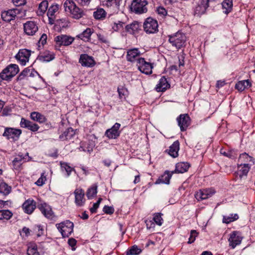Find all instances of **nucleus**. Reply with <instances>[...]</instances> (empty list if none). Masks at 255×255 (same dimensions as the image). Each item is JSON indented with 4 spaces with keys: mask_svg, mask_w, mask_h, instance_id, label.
Wrapping results in <instances>:
<instances>
[{
    "mask_svg": "<svg viewBox=\"0 0 255 255\" xmlns=\"http://www.w3.org/2000/svg\"><path fill=\"white\" fill-rule=\"evenodd\" d=\"M48 6V2L47 0H43L41 2H40V3L39 4L38 9L37 10L38 15H43L47 9Z\"/></svg>",
    "mask_w": 255,
    "mask_h": 255,
    "instance_id": "nucleus-39",
    "label": "nucleus"
},
{
    "mask_svg": "<svg viewBox=\"0 0 255 255\" xmlns=\"http://www.w3.org/2000/svg\"><path fill=\"white\" fill-rule=\"evenodd\" d=\"M59 8V5L57 4H52L48 8L47 15L49 24H54L55 18V13L58 10Z\"/></svg>",
    "mask_w": 255,
    "mask_h": 255,
    "instance_id": "nucleus-23",
    "label": "nucleus"
},
{
    "mask_svg": "<svg viewBox=\"0 0 255 255\" xmlns=\"http://www.w3.org/2000/svg\"><path fill=\"white\" fill-rule=\"evenodd\" d=\"M28 155V152L25 155H23L22 153L16 155L12 162L13 169L17 171H21L23 169L22 164L25 162V157Z\"/></svg>",
    "mask_w": 255,
    "mask_h": 255,
    "instance_id": "nucleus-10",
    "label": "nucleus"
},
{
    "mask_svg": "<svg viewBox=\"0 0 255 255\" xmlns=\"http://www.w3.org/2000/svg\"><path fill=\"white\" fill-rule=\"evenodd\" d=\"M13 3L17 6L24 5L26 3L25 0H12Z\"/></svg>",
    "mask_w": 255,
    "mask_h": 255,
    "instance_id": "nucleus-59",
    "label": "nucleus"
},
{
    "mask_svg": "<svg viewBox=\"0 0 255 255\" xmlns=\"http://www.w3.org/2000/svg\"><path fill=\"white\" fill-rule=\"evenodd\" d=\"M22 207L25 213L31 214L35 209L36 204L33 200L28 199L23 203Z\"/></svg>",
    "mask_w": 255,
    "mask_h": 255,
    "instance_id": "nucleus-22",
    "label": "nucleus"
},
{
    "mask_svg": "<svg viewBox=\"0 0 255 255\" xmlns=\"http://www.w3.org/2000/svg\"><path fill=\"white\" fill-rule=\"evenodd\" d=\"M31 55V51L26 49H20L18 53L15 55L16 59L19 61L22 65H25L29 61Z\"/></svg>",
    "mask_w": 255,
    "mask_h": 255,
    "instance_id": "nucleus-11",
    "label": "nucleus"
},
{
    "mask_svg": "<svg viewBox=\"0 0 255 255\" xmlns=\"http://www.w3.org/2000/svg\"><path fill=\"white\" fill-rule=\"evenodd\" d=\"M11 112V109L7 107H5L3 109L2 111V115L3 116H6L9 115L10 112Z\"/></svg>",
    "mask_w": 255,
    "mask_h": 255,
    "instance_id": "nucleus-62",
    "label": "nucleus"
},
{
    "mask_svg": "<svg viewBox=\"0 0 255 255\" xmlns=\"http://www.w3.org/2000/svg\"><path fill=\"white\" fill-rule=\"evenodd\" d=\"M121 125L118 123L115 125L110 129L106 130L105 135L109 138L111 139H115L118 137L120 134L119 128Z\"/></svg>",
    "mask_w": 255,
    "mask_h": 255,
    "instance_id": "nucleus-19",
    "label": "nucleus"
},
{
    "mask_svg": "<svg viewBox=\"0 0 255 255\" xmlns=\"http://www.w3.org/2000/svg\"><path fill=\"white\" fill-rule=\"evenodd\" d=\"M170 84L168 83L166 78L162 76L159 80V83L156 85V90L157 92H164L170 88Z\"/></svg>",
    "mask_w": 255,
    "mask_h": 255,
    "instance_id": "nucleus-24",
    "label": "nucleus"
},
{
    "mask_svg": "<svg viewBox=\"0 0 255 255\" xmlns=\"http://www.w3.org/2000/svg\"><path fill=\"white\" fill-rule=\"evenodd\" d=\"M46 180V177L45 175V173L43 172L41 174L40 177L37 180L35 184L39 186H41L45 183Z\"/></svg>",
    "mask_w": 255,
    "mask_h": 255,
    "instance_id": "nucleus-53",
    "label": "nucleus"
},
{
    "mask_svg": "<svg viewBox=\"0 0 255 255\" xmlns=\"http://www.w3.org/2000/svg\"><path fill=\"white\" fill-rule=\"evenodd\" d=\"M124 25V23L121 21H118V23L115 22L112 25V29L114 31H118L123 28Z\"/></svg>",
    "mask_w": 255,
    "mask_h": 255,
    "instance_id": "nucleus-54",
    "label": "nucleus"
},
{
    "mask_svg": "<svg viewBox=\"0 0 255 255\" xmlns=\"http://www.w3.org/2000/svg\"><path fill=\"white\" fill-rule=\"evenodd\" d=\"M106 12L103 8H99L93 13V16L96 19H102L106 17Z\"/></svg>",
    "mask_w": 255,
    "mask_h": 255,
    "instance_id": "nucleus-43",
    "label": "nucleus"
},
{
    "mask_svg": "<svg viewBox=\"0 0 255 255\" xmlns=\"http://www.w3.org/2000/svg\"><path fill=\"white\" fill-rule=\"evenodd\" d=\"M222 7L225 10L224 12L229 13L232 9L233 0H224L222 3Z\"/></svg>",
    "mask_w": 255,
    "mask_h": 255,
    "instance_id": "nucleus-35",
    "label": "nucleus"
},
{
    "mask_svg": "<svg viewBox=\"0 0 255 255\" xmlns=\"http://www.w3.org/2000/svg\"><path fill=\"white\" fill-rule=\"evenodd\" d=\"M37 208L40 210L43 215L49 219H53L54 217V213L49 205L45 202H41L37 205Z\"/></svg>",
    "mask_w": 255,
    "mask_h": 255,
    "instance_id": "nucleus-13",
    "label": "nucleus"
},
{
    "mask_svg": "<svg viewBox=\"0 0 255 255\" xmlns=\"http://www.w3.org/2000/svg\"><path fill=\"white\" fill-rule=\"evenodd\" d=\"M198 233L195 230H192L190 232V236L189 238L188 243H193L196 240V238L198 236Z\"/></svg>",
    "mask_w": 255,
    "mask_h": 255,
    "instance_id": "nucleus-52",
    "label": "nucleus"
},
{
    "mask_svg": "<svg viewBox=\"0 0 255 255\" xmlns=\"http://www.w3.org/2000/svg\"><path fill=\"white\" fill-rule=\"evenodd\" d=\"M13 215L12 213L8 210H0V220L10 219Z\"/></svg>",
    "mask_w": 255,
    "mask_h": 255,
    "instance_id": "nucleus-42",
    "label": "nucleus"
},
{
    "mask_svg": "<svg viewBox=\"0 0 255 255\" xmlns=\"http://www.w3.org/2000/svg\"><path fill=\"white\" fill-rule=\"evenodd\" d=\"M147 2L145 0H133L131 4V9L137 14L146 12L147 9L146 5Z\"/></svg>",
    "mask_w": 255,
    "mask_h": 255,
    "instance_id": "nucleus-4",
    "label": "nucleus"
},
{
    "mask_svg": "<svg viewBox=\"0 0 255 255\" xmlns=\"http://www.w3.org/2000/svg\"><path fill=\"white\" fill-rule=\"evenodd\" d=\"M92 33L93 32L91 29L88 28L82 33L79 34L78 37L84 41H88L90 39V37Z\"/></svg>",
    "mask_w": 255,
    "mask_h": 255,
    "instance_id": "nucleus-34",
    "label": "nucleus"
},
{
    "mask_svg": "<svg viewBox=\"0 0 255 255\" xmlns=\"http://www.w3.org/2000/svg\"><path fill=\"white\" fill-rule=\"evenodd\" d=\"M136 66L138 69L142 73L149 75L152 72L153 66L150 63L146 62L143 58L137 59Z\"/></svg>",
    "mask_w": 255,
    "mask_h": 255,
    "instance_id": "nucleus-5",
    "label": "nucleus"
},
{
    "mask_svg": "<svg viewBox=\"0 0 255 255\" xmlns=\"http://www.w3.org/2000/svg\"><path fill=\"white\" fill-rule=\"evenodd\" d=\"M20 10L17 8L9 9L1 12V17L3 20L6 22H10L15 19L17 14L20 13Z\"/></svg>",
    "mask_w": 255,
    "mask_h": 255,
    "instance_id": "nucleus-12",
    "label": "nucleus"
},
{
    "mask_svg": "<svg viewBox=\"0 0 255 255\" xmlns=\"http://www.w3.org/2000/svg\"><path fill=\"white\" fill-rule=\"evenodd\" d=\"M179 150V142L178 141H174L169 147V149L166 151L172 157L175 158L178 156Z\"/></svg>",
    "mask_w": 255,
    "mask_h": 255,
    "instance_id": "nucleus-28",
    "label": "nucleus"
},
{
    "mask_svg": "<svg viewBox=\"0 0 255 255\" xmlns=\"http://www.w3.org/2000/svg\"><path fill=\"white\" fill-rule=\"evenodd\" d=\"M22 133L20 129L6 127L4 128V131L2 136L5 137L7 139H12L13 141L17 140Z\"/></svg>",
    "mask_w": 255,
    "mask_h": 255,
    "instance_id": "nucleus-6",
    "label": "nucleus"
},
{
    "mask_svg": "<svg viewBox=\"0 0 255 255\" xmlns=\"http://www.w3.org/2000/svg\"><path fill=\"white\" fill-rule=\"evenodd\" d=\"M239 160L241 161L253 162V158L252 157L249 156L247 153L244 152L240 155Z\"/></svg>",
    "mask_w": 255,
    "mask_h": 255,
    "instance_id": "nucleus-50",
    "label": "nucleus"
},
{
    "mask_svg": "<svg viewBox=\"0 0 255 255\" xmlns=\"http://www.w3.org/2000/svg\"><path fill=\"white\" fill-rule=\"evenodd\" d=\"M0 75L1 78L3 80H10L12 78V76L11 75L9 70L8 69L7 67H6L2 71V72L0 73Z\"/></svg>",
    "mask_w": 255,
    "mask_h": 255,
    "instance_id": "nucleus-45",
    "label": "nucleus"
},
{
    "mask_svg": "<svg viewBox=\"0 0 255 255\" xmlns=\"http://www.w3.org/2000/svg\"><path fill=\"white\" fill-rule=\"evenodd\" d=\"M98 205H97L95 203L93 204V206L92 208H90V210L92 213H95L97 212V209L99 208Z\"/></svg>",
    "mask_w": 255,
    "mask_h": 255,
    "instance_id": "nucleus-64",
    "label": "nucleus"
},
{
    "mask_svg": "<svg viewBox=\"0 0 255 255\" xmlns=\"http://www.w3.org/2000/svg\"><path fill=\"white\" fill-rule=\"evenodd\" d=\"M103 211L107 214H112L114 212V209L112 207L105 206L103 208Z\"/></svg>",
    "mask_w": 255,
    "mask_h": 255,
    "instance_id": "nucleus-58",
    "label": "nucleus"
},
{
    "mask_svg": "<svg viewBox=\"0 0 255 255\" xmlns=\"http://www.w3.org/2000/svg\"><path fill=\"white\" fill-rule=\"evenodd\" d=\"M162 214L161 213H155L154 215L153 220L155 223L158 226H161L162 224L163 219L161 217Z\"/></svg>",
    "mask_w": 255,
    "mask_h": 255,
    "instance_id": "nucleus-51",
    "label": "nucleus"
},
{
    "mask_svg": "<svg viewBox=\"0 0 255 255\" xmlns=\"http://www.w3.org/2000/svg\"><path fill=\"white\" fill-rule=\"evenodd\" d=\"M7 67L9 70L10 73L12 77H14L19 71L18 67L16 64H11Z\"/></svg>",
    "mask_w": 255,
    "mask_h": 255,
    "instance_id": "nucleus-48",
    "label": "nucleus"
},
{
    "mask_svg": "<svg viewBox=\"0 0 255 255\" xmlns=\"http://www.w3.org/2000/svg\"><path fill=\"white\" fill-rule=\"evenodd\" d=\"M64 7L65 11L69 12L73 18L79 19L86 15V11L77 6L72 0H66Z\"/></svg>",
    "mask_w": 255,
    "mask_h": 255,
    "instance_id": "nucleus-1",
    "label": "nucleus"
},
{
    "mask_svg": "<svg viewBox=\"0 0 255 255\" xmlns=\"http://www.w3.org/2000/svg\"><path fill=\"white\" fill-rule=\"evenodd\" d=\"M143 28L146 33H155L158 31L157 21L152 18L148 17L143 23Z\"/></svg>",
    "mask_w": 255,
    "mask_h": 255,
    "instance_id": "nucleus-7",
    "label": "nucleus"
},
{
    "mask_svg": "<svg viewBox=\"0 0 255 255\" xmlns=\"http://www.w3.org/2000/svg\"><path fill=\"white\" fill-rule=\"evenodd\" d=\"M76 240L74 238H70L68 240V244L69 245V246L72 247H74L76 245Z\"/></svg>",
    "mask_w": 255,
    "mask_h": 255,
    "instance_id": "nucleus-63",
    "label": "nucleus"
},
{
    "mask_svg": "<svg viewBox=\"0 0 255 255\" xmlns=\"http://www.w3.org/2000/svg\"><path fill=\"white\" fill-rule=\"evenodd\" d=\"M27 255H39V253L37 250V246L32 245L28 247L27 250Z\"/></svg>",
    "mask_w": 255,
    "mask_h": 255,
    "instance_id": "nucleus-49",
    "label": "nucleus"
},
{
    "mask_svg": "<svg viewBox=\"0 0 255 255\" xmlns=\"http://www.w3.org/2000/svg\"><path fill=\"white\" fill-rule=\"evenodd\" d=\"M77 2L82 6H87L89 4L91 0H76Z\"/></svg>",
    "mask_w": 255,
    "mask_h": 255,
    "instance_id": "nucleus-60",
    "label": "nucleus"
},
{
    "mask_svg": "<svg viewBox=\"0 0 255 255\" xmlns=\"http://www.w3.org/2000/svg\"><path fill=\"white\" fill-rule=\"evenodd\" d=\"M239 219V216L237 214H232L229 216H224L223 218V222L226 224H229Z\"/></svg>",
    "mask_w": 255,
    "mask_h": 255,
    "instance_id": "nucleus-40",
    "label": "nucleus"
},
{
    "mask_svg": "<svg viewBox=\"0 0 255 255\" xmlns=\"http://www.w3.org/2000/svg\"><path fill=\"white\" fill-rule=\"evenodd\" d=\"M121 0H108L107 1L106 5L108 6L112 5L119 6Z\"/></svg>",
    "mask_w": 255,
    "mask_h": 255,
    "instance_id": "nucleus-57",
    "label": "nucleus"
},
{
    "mask_svg": "<svg viewBox=\"0 0 255 255\" xmlns=\"http://www.w3.org/2000/svg\"><path fill=\"white\" fill-rule=\"evenodd\" d=\"M141 252V250L137 247V246L134 245L130 249H128L126 252L127 255H138Z\"/></svg>",
    "mask_w": 255,
    "mask_h": 255,
    "instance_id": "nucleus-44",
    "label": "nucleus"
},
{
    "mask_svg": "<svg viewBox=\"0 0 255 255\" xmlns=\"http://www.w3.org/2000/svg\"><path fill=\"white\" fill-rule=\"evenodd\" d=\"M74 38L67 35H61L55 37V41L59 46H68L74 41Z\"/></svg>",
    "mask_w": 255,
    "mask_h": 255,
    "instance_id": "nucleus-15",
    "label": "nucleus"
},
{
    "mask_svg": "<svg viewBox=\"0 0 255 255\" xmlns=\"http://www.w3.org/2000/svg\"><path fill=\"white\" fill-rule=\"evenodd\" d=\"M75 203L78 206H83L85 203V193L82 189H76L74 191Z\"/></svg>",
    "mask_w": 255,
    "mask_h": 255,
    "instance_id": "nucleus-21",
    "label": "nucleus"
},
{
    "mask_svg": "<svg viewBox=\"0 0 255 255\" xmlns=\"http://www.w3.org/2000/svg\"><path fill=\"white\" fill-rule=\"evenodd\" d=\"M47 38V37L46 34H43L39 40V43H41L42 45H43L46 42Z\"/></svg>",
    "mask_w": 255,
    "mask_h": 255,
    "instance_id": "nucleus-61",
    "label": "nucleus"
},
{
    "mask_svg": "<svg viewBox=\"0 0 255 255\" xmlns=\"http://www.w3.org/2000/svg\"><path fill=\"white\" fill-rule=\"evenodd\" d=\"M168 41L173 46L177 49H180L183 46L186 40L185 35L179 31L168 36Z\"/></svg>",
    "mask_w": 255,
    "mask_h": 255,
    "instance_id": "nucleus-2",
    "label": "nucleus"
},
{
    "mask_svg": "<svg viewBox=\"0 0 255 255\" xmlns=\"http://www.w3.org/2000/svg\"><path fill=\"white\" fill-rule=\"evenodd\" d=\"M95 146L94 142L93 140H89L87 141H83L81 143L79 149L81 151H87L89 152L93 151V148Z\"/></svg>",
    "mask_w": 255,
    "mask_h": 255,
    "instance_id": "nucleus-27",
    "label": "nucleus"
},
{
    "mask_svg": "<svg viewBox=\"0 0 255 255\" xmlns=\"http://www.w3.org/2000/svg\"><path fill=\"white\" fill-rule=\"evenodd\" d=\"M243 238L239 235L237 231L233 232L230 236L228 240L229 245L232 249H234L237 246L241 243Z\"/></svg>",
    "mask_w": 255,
    "mask_h": 255,
    "instance_id": "nucleus-16",
    "label": "nucleus"
},
{
    "mask_svg": "<svg viewBox=\"0 0 255 255\" xmlns=\"http://www.w3.org/2000/svg\"><path fill=\"white\" fill-rule=\"evenodd\" d=\"M209 7L208 0H201L194 8V14L197 16H200L205 13L207 8Z\"/></svg>",
    "mask_w": 255,
    "mask_h": 255,
    "instance_id": "nucleus-14",
    "label": "nucleus"
},
{
    "mask_svg": "<svg viewBox=\"0 0 255 255\" xmlns=\"http://www.w3.org/2000/svg\"><path fill=\"white\" fill-rule=\"evenodd\" d=\"M20 126L21 128H27L33 132L37 131L39 128V127L37 124L23 118L21 119Z\"/></svg>",
    "mask_w": 255,
    "mask_h": 255,
    "instance_id": "nucleus-20",
    "label": "nucleus"
},
{
    "mask_svg": "<svg viewBox=\"0 0 255 255\" xmlns=\"http://www.w3.org/2000/svg\"><path fill=\"white\" fill-rule=\"evenodd\" d=\"M97 193V186H94L89 188L87 191L86 195L88 199L93 198Z\"/></svg>",
    "mask_w": 255,
    "mask_h": 255,
    "instance_id": "nucleus-46",
    "label": "nucleus"
},
{
    "mask_svg": "<svg viewBox=\"0 0 255 255\" xmlns=\"http://www.w3.org/2000/svg\"><path fill=\"white\" fill-rule=\"evenodd\" d=\"M140 53L138 51V49L134 48L130 50H129L127 52V58L128 61L130 62H134L137 61L138 58H140L139 57Z\"/></svg>",
    "mask_w": 255,
    "mask_h": 255,
    "instance_id": "nucleus-25",
    "label": "nucleus"
},
{
    "mask_svg": "<svg viewBox=\"0 0 255 255\" xmlns=\"http://www.w3.org/2000/svg\"><path fill=\"white\" fill-rule=\"evenodd\" d=\"M139 23L137 21H134L130 24H128L126 26V29L127 32L134 34L139 29Z\"/></svg>",
    "mask_w": 255,
    "mask_h": 255,
    "instance_id": "nucleus-36",
    "label": "nucleus"
},
{
    "mask_svg": "<svg viewBox=\"0 0 255 255\" xmlns=\"http://www.w3.org/2000/svg\"><path fill=\"white\" fill-rule=\"evenodd\" d=\"M56 227L61 233L63 238H66L68 237L73 232L74 224L69 220H66L56 224Z\"/></svg>",
    "mask_w": 255,
    "mask_h": 255,
    "instance_id": "nucleus-3",
    "label": "nucleus"
},
{
    "mask_svg": "<svg viewBox=\"0 0 255 255\" xmlns=\"http://www.w3.org/2000/svg\"><path fill=\"white\" fill-rule=\"evenodd\" d=\"M38 30V25L35 21H27L23 23L24 33L28 36L35 34Z\"/></svg>",
    "mask_w": 255,
    "mask_h": 255,
    "instance_id": "nucleus-9",
    "label": "nucleus"
},
{
    "mask_svg": "<svg viewBox=\"0 0 255 255\" xmlns=\"http://www.w3.org/2000/svg\"><path fill=\"white\" fill-rule=\"evenodd\" d=\"M75 134V131L71 128H68L62 134L60 135L59 138L62 140L71 139Z\"/></svg>",
    "mask_w": 255,
    "mask_h": 255,
    "instance_id": "nucleus-32",
    "label": "nucleus"
},
{
    "mask_svg": "<svg viewBox=\"0 0 255 255\" xmlns=\"http://www.w3.org/2000/svg\"><path fill=\"white\" fill-rule=\"evenodd\" d=\"M79 62L84 67H91L95 65L93 58L86 54H82L80 55Z\"/></svg>",
    "mask_w": 255,
    "mask_h": 255,
    "instance_id": "nucleus-17",
    "label": "nucleus"
},
{
    "mask_svg": "<svg viewBox=\"0 0 255 255\" xmlns=\"http://www.w3.org/2000/svg\"><path fill=\"white\" fill-rule=\"evenodd\" d=\"M157 11L158 12V13L162 16H165L167 15H168L170 16H173V15H171V14H168V11L167 10H166L164 7H159L157 9Z\"/></svg>",
    "mask_w": 255,
    "mask_h": 255,
    "instance_id": "nucleus-56",
    "label": "nucleus"
},
{
    "mask_svg": "<svg viewBox=\"0 0 255 255\" xmlns=\"http://www.w3.org/2000/svg\"><path fill=\"white\" fill-rule=\"evenodd\" d=\"M31 119L39 123H43L47 120L45 117L40 113L36 112H33L30 114Z\"/></svg>",
    "mask_w": 255,
    "mask_h": 255,
    "instance_id": "nucleus-30",
    "label": "nucleus"
},
{
    "mask_svg": "<svg viewBox=\"0 0 255 255\" xmlns=\"http://www.w3.org/2000/svg\"><path fill=\"white\" fill-rule=\"evenodd\" d=\"M215 193L214 189H206L200 190L195 195V197L198 200H202L211 197Z\"/></svg>",
    "mask_w": 255,
    "mask_h": 255,
    "instance_id": "nucleus-18",
    "label": "nucleus"
},
{
    "mask_svg": "<svg viewBox=\"0 0 255 255\" xmlns=\"http://www.w3.org/2000/svg\"><path fill=\"white\" fill-rule=\"evenodd\" d=\"M239 168L238 174L241 178L244 175L246 176L250 170V167L247 163H244L243 166L241 165Z\"/></svg>",
    "mask_w": 255,
    "mask_h": 255,
    "instance_id": "nucleus-37",
    "label": "nucleus"
},
{
    "mask_svg": "<svg viewBox=\"0 0 255 255\" xmlns=\"http://www.w3.org/2000/svg\"><path fill=\"white\" fill-rule=\"evenodd\" d=\"M171 176L172 174H171L168 171H166L163 175L159 177V178L155 181V184H169L170 183V179Z\"/></svg>",
    "mask_w": 255,
    "mask_h": 255,
    "instance_id": "nucleus-26",
    "label": "nucleus"
},
{
    "mask_svg": "<svg viewBox=\"0 0 255 255\" xmlns=\"http://www.w3.org/2000/svg\"><path fill=\"white\" fill-rule=\"evenodd\" d=\"M31 68H25L18 75L17 79L19 80L23 79L26 77H29V72H31Z\"/></svg>",
    "mask_w": 255,
    "mask_h": 255,
    "instance_id": "nucleus-47",
    "label": "nucleus"
},
{
    "mask_svg": "<svg viewBox=\"0 0 255 255\" xmlns=\"http://www.w3.org/2000/svg\"><path fill=\"white\" fill-rule=\"evenodd\" d=\"M54 58V55L51 54L49 51H46L43 54H41L38 57V59L41 62H49Z\"/></svg>",
    "mask_w": 255,
    "mask_h": 255,
    "instance_id": "nucleus-33",
    "label": "nucleus"
},
{
    "mask_svg": "<svg viewBox=\"0 0 255 255\" xmlns=\"http://www.w3.org/2000/svg\"><path fill=\"white\" fill-rule=\"evenodd\" d=\"M190 165L187 162H179L176 164L175 172L176 173H183L187 171Z\"/></svg>",
    "mask_w": 255,
    "mask_h": 255,
    "instance_id": "nucleus-31",
    "label": "nucleus"
},
{
    "mask_svg": "<svg viewBox=\"0 0 255 255\" xmlns=\"http://www.w3.org/2000/svg\"><path fill=\"white\" fill-rule=\"evenodd\" d=\"M252 86V84L249 80H243L238 82L235 86V88L240 92H242L245 89Z\"/></svg>",
    "mask_w": 255,
    "mask_h": 255,
    "instance_id": "nucleus-29",
    "label": "nucleus"
},
{
    "mask_svg": "<svg viewBox=\"0 0 255 255\" xmlns=\"http://www.w3.org/2000/svg\"><path fill=\"white\" fill-rule=\"evenodd\" d=\"M176 120L182 131L186 130L191 124L190 118L187 114H181L177 118Z\"/></svg>",
    "mask_w": 255,
    "mask_h": 255,
    "instance_id": "nucleus-8",
    "label": "nucleus"
},
{
    "mask_svg": "<svg viewBox=\"0 0 255 255\" xmlns=\"http://www.w3.org/2000/svg\"><path fill=\"white\" fill-rule=\"evenodd\" d=\"M60 164L62 170L66 172L67 176L70 175L72 171L76 172L75 169L71 167L67 162H60Z\"/></svg>",
    "mask_w": 255,
    "mask_h": 255,
    "instance_id": "nucleus-38",
    "label": "nucleus"
},
{
    "mask_svg": "<svg viewBox=\"0 0 255 255\" xmlns=\"http://www.w3.org/2000/svg\"><path fill=\"white\" fill-rule=\"evenodd\" d=\"M220 152L222 154L224 155L226 157H228L230 158H235L236 157V154L234 151L230 150L226 152L225 151H223V149H221Z\"/></svg>",
    "mask_w": 255,
    "mask_h": 255,
    "instance_id": "nucleus-55",
    "label": "nucleus"
},
{
    "mask_svg": "<svg viewBox=\"0 0 255 255\" xmlns=\"http://www.w3.org/2000/svg\"><path fill=\"white\" fill-rule=\"evenodd\" d=\"M11 188L5 182H1L0 184V193L3 194L4 195H7L11 191Z\"/></svg>",
    "mask_w": 255,
    "mask_h": 255,
    "instance_id": "nucleus-41",
    "label": "nucleus"
}]
</instances>
